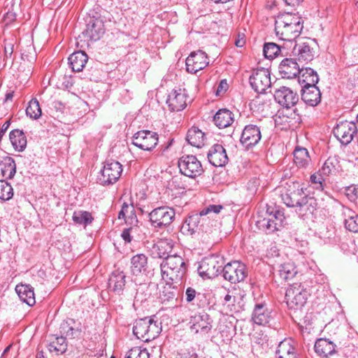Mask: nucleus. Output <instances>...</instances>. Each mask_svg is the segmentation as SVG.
<instances>
[{
	"instance_id": "nucleus-1",
	"label": "nucleus",
	"mask_w": 358,
	"mask_h": 358,
	"mask_svg": "<svg viewBox=\"0 0 358 358\" xmlns=\"http://www.w3.org/2000/svg\"><path fill=\"white\" fill-rule=\"evenodd\" d=\"M303 20L298 13H285L278 16L275 23L276 35L282 41L292 43L301 34Z\"/></svg>"
},
{
	"instance_id": "nucleus-2",
	"label": "nucleus",
	"mask_w": 358,
	"mask_h": 358,
	"mask_svg": "<svg viewBox=\"0 0 358 358\" xmlns=\"http://www.w3.org/2000/svg\"><path fill=\"white\" fill-rule=\"evenodd\" d=\"M160 267L162 278L168 285H176L173 288H176L181 282L186 273L184 259L176 254L166 257L161 263Z\"/></svg>"
},
{
	"instance_id": "nucleus-3",
	"label": "nucleus",
	"mask_w": 358,
	"mask_h": 358,
	"mask_svg": "<svg viewBox=\"0 0 358 358\" xmlns=\"http://www.w3.org/2000/svg\"><path fill=\"white\" fill-rule=\"evenodd\" d=\"M222 208L223 207L221 205H209L201 210L199 213L189 215L181 227L182 232L190 236L201 232L208 233V226L205 225L206 219L203 216L210 213H219Z\"/></svg>"
},
{
	"instance_id": "nucleus-4",
	"label": "nucleus",
	"mask_w": 358,
	"mask_h": 358,
	"mask_svg": "<svg viewBox=\"0 0 358 358\" xmlns=\"http://www.w3.org/2000/svg\"><path fill=\"white\" fill-rule=\"evenodd\" d=\"M285 220L284 213L280 210H270L267 208L266 216L259 217L256 225L259 229L265 231L266 234H271L280 229L282 227Z\"/></svg>"
},
{
	"instance_id": "nucleus-5",
	"label": "nucleus",
	"mask_w": 358,
	"mask_h": 358,
	"mask_svg": "<svg viewBox=\"0 0 358 358\" xmlns=\"http://www.w3.org/2000/svg\"><path fill=\"white\" fill-rule=\"evenodd\" d=\"M308 292L301 284L294 283L287 289L285 299L290 309L302 308L306 303Z\"/></svg>"
},
{
	"instance_id": "nucleus-6",
	"label": "nucleus",
	"mask_w": 358,
	"mask_h": 358,
	"mask_svg": "<svg viewBox=\"0 0 358 358\" xmlns=\"http://www.w3.org/2000/svg\"><path fill=\"white\" fill-rule=\"evenodd\" d=\"M122 172V166L117 161L108 160L100 171L97 180L102 185L114 184L120 178Z\"/></svg>"
},
{
	"instance_id": "nucleus-7",
	"label": "nucleus",
	"mask_w": 358,
	"mask_h": 358,
	"mask_svg": "<svg viewBox=\"0 0 358 358\" xmlns=\"http://www.w3.org/2000/svg\"><path fill=\"white\" fill-rule=\"evenodd\" d=\"M178 166L182 175L192 178L201 176L203 172L201 162L196 156L192 155L180 157Z\"/></svg>"
},
{
	"instance_id": "nucleus-8",
	"label": "nucleus",
	"mask_w": 358,
	"mask_h": 358,
	"mask_svg": "<svg viewBox=\"0 0 358 358\" xmlns=\"http://www.w3.org/2000/svg\"><path fill=\"white\" fill-rule=\"evenodd\" d=\"M159 142L157 133L150 130H141L134 134L131 143L136 147L146 151L152 150Z\"/></svg>"
},
{
	"instance_id": "nucleus-9",
	"label": "nucleus",
	"mask_w": 358,
	"mask_h": 358,
	"mask_svg": "<svg viewBox=\"0 0 358 358\" xmlns=\"http://www.w3.org/2000/svg\"><path fill=\"white\" fill-rule=\"evenodd\" d=\"M223 278L231 283L242 282L248 275L245 264L238 261L227 264L222 269Z\"/></svg>"
},
{
	"instance_id": "nucleus-10",
	"label": "nucleus",
	"mask_w": 358,
	"mask_h": 358,
	"mask_svg": "<svg viewBox=\"0 0 358 358\" xmlns=\"http://www.w3.org/2000/svg\"><path fill=\"white\" fill-rule=\"evenodd\" d=\"M148 215L153 227L162 228L173 222L175 210L168 206H162L152 210Z\"/></svg>"
},
{
	"instance_id": "nucleus-11",
	"label": "nucleus",
	"mask_w": 358,
	"mask_h": 358,
	"mask_svg": "<svg viewBox=\"0 0 358 358\" xmlns=\"http://www.w3.org/2000/svg\"><path fill=\"white\" fill-rule=\"evenodd\" d=\"M146 248L152 258L165 259L166 257L171 255L174 242L171 239H160L156 243H148Z\"/></svg>"
},
{
	"instance_id": "nucleus-12",
	"label": "nucleus",
	"mask_w": 358,
	"mask_h": 358,
	"mask_svg": "<svg viewBox=\"0 0 358 358\" xmlns=\"http://www.w3.org/2000/svg\"><path fill=\"white\" fill-rule=\"evenodd\" d=\"M222 266L217 257H210L201 262L197 270L202 278H214L222 272Z\"/></svg>"
},
{
	"instance_id": "nucleus-13",
	"label": "nucleus",
	"mask_w": 358,
	"mask_h": 358,
	"mask_svg": "<svg viewBox=\"0 0 358 358\" xmlns=\"http://www.w3.org/2000/svg\"><path fill=\"white\" fill-rule=\"evenodd\" d=\"M333 131L341 143L347 145L353 140L357 127L353 122H341L334 128Z\"/></svg>"
},
{
	"instance_id": "nucleus-14",
	"label": "nucleus",
	"mask_w": 358,
	"mask_h": 358,
	"mask_svg": "<svg viewBox=\"0 0 358 358\" xmlns=\"http://www.w3.org/2000/svg\"><path fill=\"white\" fill-rule=\"evenodd\" d=\"M250 83L255 92L264 93L271 84L268 70L264 68L257 69L250 77Z\"/></svg>"
},
{
	"instance_id": "nucleus-15",
	"label": "nucleus",
	"mask_w": 358,
	"mask_h": 358,
	"mask_svg": "<svg viewBox=\"0 0 358 358\" xmlns=\"http://www.w3.org/2000/svg\"><path fill=\"white\" fill-rule=\"evenodd\" d=\"M105 33L103 21L99 17H90L82 34L90 41H98Z\"/></svg>"
},
{
	"instance_id": "nucleus-16",
	"label": "nucleus",
	"mask_w": 358,
	"mask_h": 358,
	"mask_svg": "<svg viewBox=\"0 0 358 358\" xmlns=\"http://www.w3.org/2000/svg\"><path fill=\"white\" fill-rule=\"evenodd\" d=\"M186 69L189 73H196L209 64L208 56L202 50L192 52L186 59Z\"/></svg>"
},
{
	"instance_id": "nucleus-17",
	"label": "nucleus",
	"mask_w": 358,
	"mask_h": 358,
	"mask_svg": "<svg viewBox=\"0 0 358 358\" xmlns=\"http://www.w3.org/2000/svg\"><path fill=\"white\" fill-rule=\"evenodd\" d=\"M212 320L209 315L205 312L192 316L189 320L190 329L195 334H208L212 329Z\"/></svg>"
},
{
	"instance_id": "nucleus-18",
	"label": "nucleus",
	"mask_w": 358,
	"mask_h": 358,
	"mask_svg": "<svg viewBox=\"0 0 358 358\" xmlns=\"http://www.w3.org/2000/svg\"><path fill=\"white\" fill-rule=\"evenodd\" d=\"M262 138L260 128L255 124L246 125L241 134V143L246 148L250 149L256 145Z\"/></svg>"
},
{
	"instance_id": "nucleus-19",
	"label": "nucleus",
	"mask_w": 358,
	"mask_h": 358,
	"mask_svg": "<svg viewBox=\"0 0 358 358\" xmlns=\"http://www.w3.org/2000/svg\"><path fill=\"white\" fill-rule=\"evenodd\" d=\"M274 98L280 105L287 108L295 106L299 101L297 93L285 86L275 90Z\"/></svg>"
},
{
	"instance_id": "nucleus-20",
	"label": "nucleus",
	"mask_w": 358,
	"mask_h": 358,
	"mask_svg": "<svg viewBox=\"0 0 358 358\" xmlns=\"http://www.w3.org/2000/svg\"><path fill=\"white\" fill-rule=\"evenodd\" d=\"M207 157L208 162L216 167L224 166L229 158L224 147L218 143L213 145L209 150Z\"/></svg>"
},
{
	"instance_id": "nucleus-21",
	"label": "nucleus",
	"mask_w": 358,
	"mask_h": 358,
	"mask_svg": "<svg viewBox=\"0 0 358 358\" xmlns=\"http://www.w3.org/2000/svg\"><path fill=\"white\" fill-rule=\"evenodd\" d=\"M166 103L171 111H180L187 106V94L180 89L173 90L169 93Z\"/></svg>"
},
{
	"instance_id": "nucleus-22",
	"label": "nucleus",
	"mask_w": 358,
	"mask_h": 358,
	"mask_svg": "<svg viewBox=\"0 0 358 358\" xmlns=\"http://www.w3.org/2000/svg\"><path fill=\"white\" fill-rule=\"evenodd\" d=\"M275 355L277 358H300L295 341L289 338L279 343Z\"/></svg>"
},
{
	"instance_id": "nucleus-23",
	"label": "nucleus",
	"mask_w": 358,
	"mask_h": 358,
	"mask_svg": "<svg viewBox=\"0 0 358 358\" xmlns=\"http://www.w3.org/2000/svg\"><path fill=\"white\" fill-rule=\"evenodd\" d=\"M295 58H285L279 65V72L283 78L292 79L299 76L301 67Z\"/></svg>"
},
{
	"instance_id": "nucleus-24",
	"label": "nucleus",
	"mask_w": 358,
	"mask_h": 358,
	"mask_svg": "<svg viewBox=\"0 0 358 358\" xmlns=\"http://www.w3.org/2000/svg\"><path fill=\"white\" fill-rule=\"evenodd\" d=\"M292 55L299 62H310L314 58V50L308 42L296 43L292 50Z\"/></svg>"
},
{
	"instance_id": "nucleus-25",
	"label": "nucleus",
	"mask_w": 358,
	"mask_h": 358,
	"mask_svg": "<svg viewBox=\"0 0 358 358\" xmlns=\"http://www.w3.org/2000/svg\"><path fill=\"white\" fill-rule=\"evenodd\" d=\"M273 269L278 272L280 278L285 281L293 279L298 273L295 264L291 262L281 263L279 261H274Z\"/></svg>"
},
{
	"instance_id": "nucleus-26",
	"label": "nucleus",
	"mask_w": 358,
	"mask_h": 358,
	"mask_svg": "<svg viewBox=\"0 0 358 358\" xmlns=\"http://www.w3.org/2000/svg\"><path fill=\"white\" fill-rule=\"evenodd\" d=\"M317 201L313 196L304 195L300 204L296 209V213L301 217H308L313 215L317 208Z\"/></svg>"
},
{
	"instance_id": "nucleus-27",
	"label": "nucleus",
	"mask_w": 358,
	"mask_h": 358,
	"mask_svg": "<svg viewBox=\"0 0 358 358\" xmlns=\"http://www.w3.org/2000/svg\"><path fill=\"white\" fill-rule=\"evenodd\" d=\"M301 99L310 106H316L321 101V92L317 86L302 87Z\"/></svg>"
},
{
	"instance_id": "nucleus-28",
	"label": "nucleus",
	"mask_w": 358,
	"mask_h": 358,
	"mask_svg": "<svg viewBox=\"0 0 358 358\" xmlns=\"http://www.w3.org/2000/svg\"><path fill=\"white\" fill-rule=\"evenodd\" d=\"M314 348L315 352L322 357H328L336 353V345L328 338H318Z\"/></svg>"
},
{
	"instance_id": "nucleus-29",
	"label": "nucleus",
	"mask_w": 358,
	"mask_h": 358,
	"mask_svg": "<svg viewBox=\"0 0 358 358\" xmlns=\"http://www.w3.org/2000/svg\"><path fill=\"white\" fill-rule=\"evenodd\" d=\"M126 275L120 270L113 271L108 279V287L113 292L121 294L126 283Z\"/></svg>"
},
{
	"instance_id": "nucleus-30",
	"label": "nucleus",
	"mask_w": 358,
	"mask_h": 358,
	"mask_svg": "<svg viewBox=\"0 0 358 358\" xmlns=\"http://www.w3.org/2000/svg\"><path fill=\"white\" fill-rule=\"evenodd\" d=\"M299 83L302 87L316 86L319 81V76L316 71L311 68L301 66L299 74Z\"/></svg>"
},
{
	"instance_id": "nucleus-31",
	"label": "nucleus",
	"mask_w": 358,
	"mask_h": 358,
	"mask_svg": "<svg viewBox=\"0 0 358 358\" xmlns=\"http://www.w3.org/2000/svg\"><path fill=\"white\" fill-rule=\"evenodd\" d=\"M15 291L22 302L29 306H32L35 304V294L34 288L31 285L23 284L17 285L15 287Z\"/></svg>"
},
{
	"instance_id": "nucleus-32",
	"label": "nucleus",
	"mask_w": 358,
	"mask_h": 358,
	"mask_svg": "<svg viewBox=\"0 0 358 358\" xmlns=\"http://www.w3.org/2000/svg\"><path fill=\"white\" fill-rule=\"evenodd\" d=\"M213 121L219 129L226 128L234 122V115L229 110L220 109L214 115Z\"/></svg>"
},
{
	"instance_id": "nucleus-33",
	"label": "nucleus",
	"mask_w": 358,
	"mask_h": 358,
	"mask_svg": "<svg viewBox=\"0 0 358 358\" xmlns=\"http://www.w3.org/2000/svg\"><path fill=\"white\" fill-rule=\"evenodd\" d=\"M252 318L255 324L265 325L270 321L271 313L266 308L265 304L258 303L255 307Z\"/></svg>"
},
{
	"instance_id": "nucleus-34",
	"label": "nucleus",
	"mask_w": 358,
	"mask_h": 358,
	"mask_svg": "<svg viewBox=\"0 0 358 358\" xmlns=\"http://www.w3.org/2000/svg\"><path fill=\"white\" fill-rule=\"evenodd\" d=\"M88 60V56L83 51H77L72 53L69 57V63L72 71H81Z\"/></svg>"
},
{
	"instance_id": "nucleus-35",
	"label": "nucleus",
	"mask_w": 358,
	"mask_h": 358,
	"mask_svg": "<svg viewBox=\"0 0 358 358\" xmlns=\"http://www.w3.org/2000/svg\"><path fill=\"white\" fill-rule=\"evenodd\" d=\"M148 257L144 254H138L131 259V272L134 275L145 273L147 269Z\"/></svg>"
},
{
	"instance_id": "nucleus-36",
	"label": "nucleus",
	"mask_w": 358,
	"mask_h": 358,
	"mask_svg": "<svg viewBox=\"0 0 358 358\" xmlns=\"http://www.w3.org/2000/svg\"><path fill=\"white\" fill-rule=\"evenodd\" d=\"M294 162L298 168L307 169L310 164V157L307 149L296 147L293 152Z\"/></svg>"
},
{
	"instance_id": "nucleus-37",
	"label": "nucleus",
	"mask_w": 358,
	"mask_h": 358,
	"mask_svg": "<svg viewBox=\"0 0 358 358\" xmlns=\"http://www.w3.org/2000/svg\"><path fill=\"white\" fill-rule=\"evenodd\" d=\"M343 215L345 229L350 231L358 233V214L350 208H344Z\"/></svg>"
},
{
	"instance_id": "nucleus-38",
	"label": "nucleus",
	"mask_w": 358,
	"mask_h": 358,
	"mask_svg": "<svg viewBox=\"0 0 358 358\" xmlns=\"http://www.w3.org/2000/svg\"><path fill=\"white\" fill-rule=\"evenodd\" d=\"M205 139V134L196 127H192L187 131L186 140L194 147L201 148L204 144Z\"/></svg>"
},
{
	"instance_id": "nucleus-39",
	"label": "nucleus",
	"mask_w": 358,
	"mask_h": 358,
	"mask_svg": "<svg viewBox=\"0 0 358 358\" xmlns=\"http://www.w3.org/2000/svg\"><path fill=\"white\" fill-rule=\"evenodd\" d=\"M304 195L303 188H300L282 194V199L287 206L295 207L296 209Z\"/></svg>"
},
{
	"instance_id": "nucleus-40",
	"label": "nucleus",
	"mask_w": 358,
	"mask_h": 358,
	"mask_svg": "<svg viewBox=\"0 0 358 358\" xmlns=\"http://www.w3.org/2000/svg\"><path fill=\"white\" fill-rule=\"evenodd\" d=\"M9 138L13 148L19 152L23 151L27 146V138L22 130L14 129L10 131Z\"/></svg>"
},
{
	"instance_id": "nucleus-41",
	"label": "nucleus",
	"mask_w": 358,
	"mask_h": 358,
	"mask_svg": "<svg viewBox=\"0 0 358 358\" xmlns=\"http://www.w3.org/2000/svg\"><path fill=\"white\" fill-rule=\"evenodd\" d=\"M0 170L3 178L6 179L13 178L16 173L15 160L10 157H6L0 162Z\"/></svg>"
},
{
	"instance_id": "nucleus-42",
	"label": "nucleus",
	"mask_w": 358,
	"mask_h": 358,
	"mask_svg": "<svg viewBox=\"0 0 358 358\" xmlns=\"http://www.w3.org/2000/svg\"><path fill=\"white\" fill-rule=\"evenodd\" d=\"M119 219H124L126 223L129 224H138L134 208L132 204L129 205L127 203H123L122 209L118 214Z\"/></svg>"
},
{
	"instance_id": "nucleus-43",
	"label": "nucleus",
	"mask_w": 358,
	"mask_h": 358,
	"mask_svg": "<svg viewBox=\"0 0 358 358\" xmlns=\"http://www.w3.org/2000/svg\"><path fill=\"white\" fill-rule=\"evenodd\" d=\"M150 322L149 317H144L136 320L133 327V333L138 338L142 341H147L148 324Z\"/></svg>"
},
{
	"instance_id": "nucleus-44",
	"label": "nucleus",
	"mask_w": 358,
	"mask_h": 358,
	"mask_svg": "<svg viewBox=\"0 0 358 358\" xmlns=\"http://www.w3.org/2000/svg\"><path fill=\"white\" fill-rule=\"evenodd\" d=\"M15 3V0H6L5 1V13L2 19V22L5 26L9 25L16 19Z\"/></svg>"
},
{
	"instance_id": "nucleus-45",
	"label": "nucleus",
	"mask_w": 358,
	"mask_h": 358,
	"mask_svg": "<svg viewBox=\"0 0 358 358\" xmlns=\"http://www.w3.org/2000/svg\"><path fill=\"white\" fill-rule=\"evenodd\" d=\"M48 350L51 352H55L57 355L64 353L67 350L66 337L63 336L56 337L55 340L48 345Z\"/></svg>"
},
{
	"instance_id": "nucleus-46",
	"label": "nucleus",
	"mask_w": 358,
	"mask_h": 358,
	"mask_svg": "<svg viewBox=\"0 0 358 358\" xmlns=\"http://www.w3.org/2000/svg\"><path fill=\"white\" fill-rule=\"evenodd\" d=\"M72 218L75 223L84 226L91 224L94 220L92 214L85 210L75 211Z\"/></svg>"
},
{
	"instance_id": "nucleus-47",
	"label": "nucleus",
	"mask_w": 358,
	"mask_h": 358,
	"mask_svg": "<svg viewBox=\"0 0 358 358\" xmlns=\"http://www.w3.org/2000/svg\"><path fill=\"white\" fill-rule=\"evenodd\" d=\"M284 48L283 46L275 43H266L264 45L263 52L265 57L272 59L277 57L281 52L282 49Z\"/></svg>"
},
{
	"instance_id": "nucleus-48",
	"label": "nucleus",
	"mask_w": 358,
	"mask_h": 358,
	"mask_svg": "<svg viewBox=\"0 0 358 358\" xmlns=\"http://www.w3.org/2000/svg\"><path fill=\"white\" fill-rule=\"evenodd\" d=\"M41 109L36 99H32L26 108V114L31 119L37 120L41 115Z\"/></svg>"
},
{
	"instance_id": "nucleus-49",
	"label": "nucleus",
	"mask_w": 358,
	"mask_h": 358,
	"mask_svg": "<svg viewBox=\"0 0 358 358\" xmlns=\"http://www.w3.org/2000/svg\"><path fill=\"white\" fill-rule=\"evenodd\" d=\"M150 322L148 324V334H147V341H150L157 338L162 331V327L160 323L157 321L154 320L152 318H149Z\"/></svg>"
},
{
	"instance_id": "nucleus-50",
	"label": "nucleus",
	"mask_w": 358,
	"mask_h": 358,
	"mask_svg": "<svg viewBox=\"0 0 358 358\" xmlns=\"http://www.w3.org/2000/svg\"><path fill=\"white\" fill-rule=\"evenodd\" d=\"M337 162L332 158L327 159L324 163L322 167L319 170V172L323 176H329L336 173Z\"/></svg>"
},
{
	"instance_id": "nucleus-51",
	"label": "nucleus",
	"mask_w": 358,
	"mask_h": 358,
	"mask_svg": "<svg viewBox=\"0 0 358 358\" xmlns=\"http://www.w3.org/2000/svg\"><path fill=\"white\" fill-rule=\"evenodd\" d=\"M13 196L12 186L4 180H0V199L8 201Z\"/></svg>"
},
{
	"instance_id": "nucleus-52",
	"label": "nucleus",
	"mask_w": 358,
	"mask_h": 358,
	"mask_svg": "<svg viewBox=\"0 0 358 358\" xmlns=\"http://www.w3.org/2000/svg\"><path fill=\"white\" fill-rule=\"evenodd\" d=\"M125 358H150V354L146 349L135 347L127 352Z\"/></svg>"
},
{
	"instance_id": "nucleus-53",
	"label": "nucleus",
	"mask_w": 358,
	"mask_h": 358,
	"mask_svg": "<svg viewBox=\"0 0 358 358\" xmlns=\"http://www.w3.org/2000/svg\"><path fill=\"white\" fill-rule=\"evenodd\" d=\"M131 226L127 229H124L121 234L122 238L127 243H130L134 238V235L137 234L138 227L137 224H131Z\"/></svg>"
},
{
	"instance_id": "nucleus-54",
	"label": "nucleus",
	"mask_w": 358,
	"mask_h": 358,
	"mask_svg": "<svg viewBox=\"0 0 358 358\" xmlns=\"http://www.w3.org/2000/svg\"><path fill=\"white\" fill-rule=\"evenodd\" d=\"M148 291V287L146 284L140 285L138 288L136 289V293L134 296L135 300L141 303L145 301L147 296L149 295Z\"/></svg>"
},
{
	"instance_id": "nucleus-55",
	"label": "nucleus",
	"mask_w": 358,
	"mask_h": 358,
	"mask_svg": "<svg viewBox=\"0 0 358 358\" xmlns=\"http://www.w3.org/2000/svg\"><path fill=\"white\" fill-rule=\"evenodd\" d=\"M345 194L350 201L355 202L358 198V187L355 185L346 187Z\"/></svg>"
},
{
	"instance_id": "nucleus-56",
	"label": "nucleus",
	"mask_w": 358,
	"mask_h": 358,
	"mask_svg": "<svg viewBox=\"0 0 358 358\" xmlns=\"http://www.w3.org/2000/svg\"><path fill=\"white\" fill-rule=\"evenodd\" d=\"M323 176L320 172H318L317 173H314L310 176V182L312 184L315 185V188L317 189H323Z\"/></svg>"
},
{
	"instance_id": "nucleus-57",
	"label": "nucleus",
	"mask_w": 358,
	"mask_h": 358,
	"mask_svg": "<svg viewBox=\"0 0 358 358\" xmlns=\"http://www.w3.org/2000/svg\"><path fill=\"white\" fill-rule=\"evenodd\" d=\"M267 257L271 259V262L273 264L275 258L280 257V252L275 246H272L267 252Z\"/></svg>"
},
{
	"instance_id": "nucleus-58",
	"label": "nucleus",
	"mask_w": 358,
	"mask_h": 358,
	"mask_svg": "<svg viewBox=\"0 0 358 358\" xmlns=\"http://www.w3.org/2000/svg\"><path fill=\"white\" fill-rule=\"evenodd\" d=\"M197 292L192 287L187 288L185 291L186 301L187 302H192L196 297Z\"/></svg>"
},
{
	"instance_id": "nucleus-59",
	"label": "nucleus",
	"mask_w": 358,
	"mask_h": 358,
	"mask_svg": "<svg viewBox=\"0 0 358 358\" xmlns=\"http://www.w3.org/2000/svg\"><path fill=\"white\" fill-rule=\"evenodd\" d=\"M81 334V331L79 329H75L73 327H70L69 331L66 332V338H75L78 337Z\"/></svg>"
},
{
	"instance_id": "nucleus-60",
	"label": "nucleus",
	"mask_w": 358,
	"mask_h": 358,
	"mask_svg": "<svg viewBox=\"0 0 358 358\" xmlns=\"http://www.w3.org/2000/svg\"><path fill=\"white\" fill-rule=\"evenodd\" d=\"M228 87V84L227 83L226 80H222L220 81L217 89V94H219L222 92H226Z\"/></svg>"
},
{
	"instance_id": "nucleus-61",
	"label": "nucleus",
	"mask_w": 358,
	"mask_h": 358,
	"mask_svg": "<svg viewBox=\"0 0 358 358\" xmlns=\"http://www.w3.org/2000/svg\"><path fill=\"white\" fill-rule=\"evenodd\" d=\"M224 301V304H228L229 306L230 304H234L235 303L236 297L234 296H231V294L227 293L224 296V301Z\"/></svg>"
},
{
	"instance_id": "nucleus-62",
	"label": "nucleus",
	"mask_w": 358,
	"mask_h": 358,
	"mask_svg": "<svg viewBox=\"0 0 358 358\" xmlns=\"http://www.w3.org/2000/svg\"><path fill=\"white\" fill-rule=\"evenodd\" d=\"M71 326H70V324L68 323V322H63L60 325V333L62 334L63 335H65V336H66V332H69V329H70V327Z\"/></svg>"
},
{
	"instance_id": "nucleus-63",
	"label": "nucleus",
	"mask_w": 358,
	"mask_h": 358,
	"mask_svg": "<svg viewBox=\"0 0 358 358\" xmlns=\"http://www.w3.org/2000/svg\"><path fill=\"white\" fill-rule=\"evenodd\" d=\"M245 40L244 38V35L243 34L242 36H241L240 34H238L235 41V45L237 47L241 48L245 45Z\"/></svg>"
},
{
	"instance_id": "nucleus-64",
	"label": "nucleus",
	"mask_w": 358,
	"mask_h": 358,
	"mask_svg": "<svg viewBox=\"0 0 358 358\" xmlns=\"http://www.w3.org/2000/svg\"><path fill=\"white\" fill-rule=\"evenodd\" d=\"M286 4L294 6L299 5L303 0H283Z\"/></svg>"
}]
</instances>
